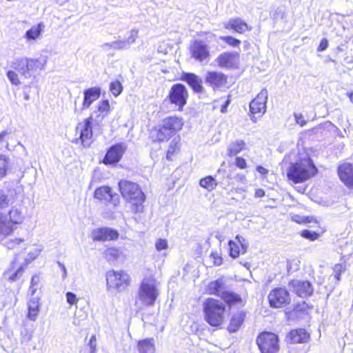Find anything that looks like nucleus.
<instances>
[{
	"instance_id": "obj_8",
	"label": "nucleus",
	"mask_w": 353,
	"mask_h": 353,
	"mask_svg": "<svg viewBox=\"0 0 353 353\" xmlns=\"http://www.w3.org/2000/svg\"><path fill=\"white\" fill-rule=\"evenodd\" d=\"M268 98V92L265 88H263L257 94V96L250 103V111L252 114L251 120L253 122L256 121V114L261 117L266 111V103Z\"/></svg>"
},
{
	"instance_id": "obj_60",
	"label": "nucleus",
	"mask_w": 353,
	"mask_h": 353,
	"mask_svg": "<svg viewBox=\"0 0 353 353\" xmlns=\"http://www.w3.org/2000/svg\"><path fill=\"white\" fill-rule=\"evenodd\" d=\"M256 170L259 173L263 176H265L268 173V170L262 165L256 166Z\"/></svg>"
},
{
	"instance_id": "obj_33",
	"label": "nucleus",
	"mask_w": 353,
	"mask_h": 353,
	"mask_svg": "<svg viewBox=\"0 0 353 353\" xmlns=\"http://www.w3.org/2000/svg\"><path fill=\"white\" fill-rule=\"evenodd\" d=\"M137 349L139 353H154V340L152 338L141 340L137 343Z\"/></svg>"
},
{
	"instance_id": "obj_10",
	"label": "nucleus",
	"mask_w": 353,
	"mask_h": 353,
	"mask_svg": "<svg viewBox=\"0 0 353 353\" xmlns=\"http://www.w3.org/2000/svg\"><path fill=\"white\" fill-rule=\"evenodd\" d=\"M288 288L290 291L303 299L310 297L314 293L312 284L307 280L292 279L289 281Z\"/></svg>"
},
{
	"instance_id": "obj_39",
	"label": "nucleus",
	"mask_w": 353,
	"mask_h": 353,
	"mask_svg": "<svg viewBox=\"0 0 353 353\" xmlns=\"http://www.w3.org/2000/svg\"><path fill=\"white\" fill-rule=\"evenodd\" d=\"M43 28V25L42 23H39L37 26H32L30 29L26 31L25 38L28 41L37 39L40 36Z\"/></svg>"
},
{
	"instance_id": "obj_29",
	"label": "nucleus",
	"mask_w": 353,
	"mask_h": 353,
	"mask_svg": "<svg viewBox=\"0 0 353 353\" xmlns=\"http://www.w3.org/2000/svg\"><path fill=\"white\" fill-rule=\"evenodd\" d=\"M225 285L221 279L209 283L207 287V290L209 294L221 297L223 292L225 291Z\"/></svg>"
},
{
	"instance_id": "obj_22",
	"label": "nucleus",
	"mask_w": 353,
	"mask_h": 353,
	"mask_svg": "<svg viewBox=\"0 0 353 353\" xmlns=\"http://www.w3.org/2000/svg\"><path fill=\"white\" fill-rule=\"evenodd\" d=\"M338 174L347 187H353V165L344 163L338 167Z\"/></svg>"
},
{
	"instance_id": "obj_24",
	"label": "nucleus",
	"mask_w": 353,
	"mask_h": 353,
	"mask_svg": "<svg viewBox=\"0 0 353 353\" xmlns=\"http://www.w3.org/2000/svg\"><path fill=\"white\" fill-rule=\"evenodd\" d=\"M46 61L44 60L41 62L40 60L37 59H32L27 57V62L26 63V74L25 79H29L32 77V74L37 71V69L42 70L44 68V65Z\"/></svg>"
},
{
	"instance_id": "obj_7",
	"label": "nucleus",
	"mask_w": 353,
	"mask_h": 353,
	"mask_svg": "<svg viewBox=\"0 0 353 353\" xmlns=\"http://www.w3.org/2000/svg\"><path fill=\"white\" fill-rule=\"evenodd\" d=\"M107 285L109 289L119 291L124 290L130 283V276L124 271H108L106 274Z\"/></svg>"
},
{
	"instance_id": "obj_26",
	"label": "nucleus",
	"mask_w": 353,
	"mask_h": 353,
	"mask_svg": "<svg viewBox=\"0 0 353 353\" xmlns=\"http://www.w3.org/2000/svg\"><path fill=\"white\" fill-rule=\"evenodd\" d=\"M14 230V225L9 221L6 213L0 212V238L11 234Z\"/></svg>"
},
{
	"instance_id": "obj_56",
	"label": "nucleus",
	"mask_w": 353,
	"mask_h": 353,
	"mask_svg": "<svg viewBox=\"0 0 353 353\" xmlns=\"http://www.w3.org/2000/svg\"><path fill=\"white\" fill-rule=\"evenodd\" d=\"M155 246L158 251H161L167 248L168 243L166 240L160 239L157 241Z\"/></svg>"
},
{
	"instance_id": "obj_40",
	"label": "nucleus",
	"mask_w": 353,
	"mask_h": 353,
	"mask_svg": "<svg viewBox=\"0 0 353 353\" xmlns=\"http://www.w3.org/2000/svg\"><path fill=\"white\" fill-rule=\"evenodd\" d=\"M200 185L208 191H212L217 186V182L212 176H205L200 180Z\"/></svg>"
},
{
	"instance_id": "obj_28",
	"label": "nucleus",
	"mask_w": 353,
	"mask_h": 353,
	"mask_svg": "<svg viewBox=\"0 0 353 353\" xmlns=\"http://www.w3.org/2000/svg\"><path fill=\"white\" fill-rule=\"evenodd\" d=\"M310 335L304 329H296L292 330L287 336L291 343H305L309 339Z\"/></svg>"
},
{
	"instance_id": "obj_53",
	"label": "nucleus",
	"mask_w": 353,
	"mask_h": 353,
	"mask_svg": "<svg viewBox=\"0 0 353 353\" xmlns=\"http://www.w3.org/2000/svg\"><path fill=\"white\" fill-rule=\"evenodd\" d=\"M210 257L214 260V265L219 266L223 263V259L217 252H212L210 254Z\"/></svg>"
},
{
	"instance_id": "obj_1",
	"label": "nucleus",
	"mask_w": 353,
	"mask_h": 353,
	"mask_svg": "<svg viewBox=\"0 0 353 353\" xmlns=\"http://www.w3.org/2000/svg\"><path fill=\"white\" fill-rule=\"evenodd\" d=\"M317 171L313 161L307 157L291 163L287 170V176L294 183H303L314 176Z\"/></svg>"
},
{
	"instance_id": "obj_12",
	"label": "nucleus",
	"mask_w": 353,
	"mask_h": 353,
	"mask_svg": "<svg viewBox=\"0 0 353 353\" xmlns=\"http://www.w3.org/2000/svg\"><path fill=\"white\" fill-rule=\"evenodd\" d=\"M208 45L202 40H194L190 45L191 57L196 61L202 63L208 61L210 57Z\"/></svg>"
},
{
	"instance_id": "obj_55",
	"label": "nucleus",
	"mask_w": 353,
	"mask_h": 353,
	"mask_svg": "<svg viewBox=\"0 0 353 353\" xmlns=\"http://www.w3.org/2000/svg\"><path fill=\"white\" fill-rule=\"evenodd\" d=\"M235 165L240 169H245L247 167V163L245 159L241 157H237L235 159Z\"/></svg>"
},
{
	"instance_id": "obj_57",
	"label": "nucleus",
	"mask_w": 353,
	"mask_h": 353,
	"mask_svg": "<svg viewBox=\"0 0 353 353\" xmlns=\"http://www.w3.org/2000/svg\"><path fill=\"white\" fill-rule=\"evenodd\" d=\"M294 117L296 123L299 124L301 126H304L307 123L302 114L294 113Z\"/></svg>"
},
{
	"instance_id": "obj_11",
	"label": "nucleus",
	"mask_w": 353,
	"mask_h": 353,
	"mask_svg": "<svg viewBox=\"0 0 353 353\" xmlns=\"http://www.w3.org/2000/svg\"><path fill=\"white\" fill-rule=\"evenodd\" d=\"M127 150L125 143H119L111 145L107 150L102 162L105 165H115L122 158Z\"/></svg>"
},
{
	"instance_id": "obj_49",
	"label": "nucleus",
	"mask_w": 353,
	"mask_h": 353,
	"mask_svg": "<svg viewBox=\"0 0 353 353\" xmlns=\"http://www.w3.org/2000/svg\"><path fill=\"white\" fill-rule=\"evenodd\" d=\"M178 141L174 138L170 143L168 150L167 151V159H169L170 156L174 154L178 148Z\"/></svg>"
},
{
	"instance_id": "obj_61",
	"label": "nucleus",
	"mask_w": 353,
	"mask_h": 353,
	"mask_svg": "<svg viewBox=\"0 0 353 353\" xmlns=\"http://www.w3.org/2000/svg\"><path fill=\"white\" fill-rule=\"evenodd\" d=\"M347 42H345L344 43H341L339 46H338L336 48V53H339L340 52H343L345 51L346 49H347Z\"/></svg>"
},
{
	"instance_id": "obj_4",
	"label": "nucleus",
	"mask_w": 353,
	"mask_h": 353,
	"mask_svg": "<svg viewBox=\"0 0 353 353\" xmlns=\"http://www.w3.org/2000/svg\"><path fill=\"white\" fill-rule=\"evenodd\" d=\"M188 98V91L186 87L181 83H177L171 87L165 101H168L177 110L182 111L187 104Z\"/></svg>"
},
{
	"instance_id": "obj_17",
	"label": "nucleus",
	"mask_w": 353,
	"mask_h": 353,
	"mask_svg": "<svg viewBox=\"0 0 353 353\" xmlns=\"http://www.w3.org/2000/svg\"><path fill=\"white\" fill-rule=\"evenodd\" d=\"M138 31L132 30L130 37L126 40H117L110 43H103L101 47L105 50L108 47L115 50H122L129 49L130 46L134 43L137 37Z\"/></svg>"
},
{
	"instance_id": "obj_35",
	"label": "nucleus",
	"mask_w": 353,
	"mask_h": 353,
	"mask_svg": "<svg viewBox=\"0 0 353 353\" xmlns=\"http://www.w3.org/2000/svg\"><path fill=\"white\" fill-rule=\"evenodd\" d=\"M104 254L108 262L115 263L121 256L122 251L118 248L112 247L105 250Z\"/></svg>"
},
{
	"instance_id": "obj_27",
	"label": "nucleus",
	"mask_w": 353,
	"mask_h": 353,
	"mask_svg": "<svg viewBox=\"0 0 353 353\" xmlns=\"http://www.w3.org/2000/svg\"><path fill=\"white\" fill-rule=\"evenodd\" d=\"M40 299L38 296L32 297L28 302L27 319L35 321L40 312Z\"/></svg>"
},
{
	"instance_id": "obj_52",
	"label": "nucleus",
	"mask_w": 353,
	"mask_h": 353,
	"mask_svg": "<svg viewBox=\"0 0 353 353\" xmlns=\"http://www.w3.org/2000/svg\"><path fill=\"white\" fill-rule=\"evenodd\" d=\"M90 348V353H95L97 351V339L94 335H92L90 339L88 344Z\"/></svg>"
},
{
	"instance_id": "obj_47",
	"label": "nucleus",
	"mask_w": 353,
	"mask_h": 353,
	"mask_svg": "<svg viewBox=\"0 0 353 353\" xmlns=\"http://www.w3.org/2000/svg\"><path fill=\"white\" fill-rule=\"evenodd\" d=\"M333 270L334 272V277L339 281L341 280V274L345 270V265L343 264H336Z\"/></svg>"
},
{
	"instance_id": "obj_32",
	"label": "nucleus",
	"mask_w": 353,
	"mask_h": 353,
	"mask_svg": "<svg viewBox=\"0 0 353 353\" xmlns=\"http://www.w3.org/2000/svg\"><path fill=\"white\" fill-rule=\"evenodd\" d=\"M221 298L229 306L237 304L244 305L240 295L234 292L225 290Z\"/></svg>"
},
{
	"instance_id": "obj_2",
	"label": "nucleus",
	"mask_w": 353,
	"mask_h": 353,
	"mask_svg": "<svg viewBox=\"0 0 353 353\" xmlns=\"http://www.w3.org/2000/svg\"><path fill=\"white\" fill-rule=\"evenodd\" d=\"M118 185L123 199L134 206L133 210L135 212H141L143 208L142 204L145 200V196L139 185L125 179L120 180Z\"/></svg>"
},
{
	"instance_id": "obj_51",
	"label": "nucleus",
	"mask_w": 353,
	"mask_h": 353,
	"mask_svg": "<svg viewBox=\"0 0 353 353\" xmlns=\"http://www.w3.org/2000/svg\"><path fill=\"white\" fill-rule=\"evenodd\" d=\"M66 300L68 303L72 305L77 303L78 299L77 298V295L72 292H68L66 293Z\"/></svg>"
},
{
	"instance_id": "obj_36",
	"label": "nucleus",
	"mask_w": 353,
	"mask_h": 353,
	"mask_svg": "<svg viewBox=\"0 0 353 353\" xmlns=\"http://www.w3.org/2000/svg\"><path fill=\"white\" fill-rule=\"evenodd\" d=\"M176 132L171 131L162 123L159 129L157 132L156 139L161 142L168 140L170 138L173 137Z\"/></svg>"
},
{
	"instance_id": "obj_48",
	"label": "nucleus",
	"mask_w": 353,
	"mask_h": 353,
	"mask_svg": "<svg viewBox=\"0 0 353 353\" xmlns=\"http://www.w3.org/2000/svg\"><path fill=\"white\" fill-rule=\"evenodd\" d=\"M23 241V239L20 238H15L13 239H10L5 242L4 245L8 248V249H13L17 245H19Z\"/></svg>"
},
{
	"instance_id": "obj_43",
	"label": "nucleus",
	"mask_w": 353,
	"mask_h": 353,
	"mask_svg": "<svg viewBox=\"0 0 353 353\" xmlns=\"http://www.w3.org/2000/svg\"><path fill=\"white\" fill-rule=\"evenodd\" d=\"M33 336V331L25 328L21 332V341L22 343L30 342Z\"/></svg>"
},
{
	"instance_id": "obj_5",
	"label": "nucleus",
	"mask_w": 353,
	"mask_h": 353,
	"mask_svg": "<svg viewBox=\"0 0 353 353\" xmlns=\"http://www.w3.org/2000/svg\"><path fill=\"white\" fill-rule=\"evenodd\" d=\"M158 295L154 279H143L139 289V298L142 303L146 306L154 305Z\"/></svg>"
},
{
	"instance_id": "obj_45",
	"label": "nucleus",
	"mask_w": 353,
	"mask_h": 353,
	"mask_svg": "<svg viewBox=\"0 0 353 353\" xmlns=\"http://www.w3.org/2000/svg\"><path fill=\"white\" fill-rule=\"evenodd\" d=\"M220 39L224 41L225 43H227L228 45L232 47H238L241 43L240 40L234 38L231 36L220 37Z\"/></svg>"
},
{
	"instance_id": "obj_59",
	"label": "nucleus",
	"mask_w": 353,
	"mask_h": 353,
	"mask_svg": "<svg viewBox=\"0 0 353 353\" xmlns=\"http://www.w3.org/2000/svg\"><path fill=\"white\" fill-rule=\"evenodd\" d=\"M230 102H231L230 99H228L226 101H225L223 105H221V112L222 113H225L227 112L228 107L230 104Z\"/></svg>"
},
{
	"instance_id": "obj_38",
	"label": "nucleus",
	"mask_w": 353,
	"mask_h": 353,
	"mask_svg": "<svg viewBox=\"0 0 353 353\" xmlns=\"http://www.w3.org/2000/svg\"><path fill=\"white\" fill-rule=\"evenodd\" d=\"M27 57L16 58L11 63V67L18 71L20 74L25 78L26 74V63Z\"/></svg>"
},
{
	"instance_id": "obj_18",
	"label": "nucleus",
	"mask_w": 353,
	"mask_h": 353,
	"mask_svg": "<svg viewBox=\"0 0 353 353\" xmlns=\"http://www.w3.org/2000/svg\"><path fill=\"white\" fill-rule=\"evenodd\" d=\"M239 54L235 52H225L220 54L215 62L221 68L232 69L234 68Z\"/></svg>"
},
{
	"instance_id": "obj_58",
	"label": "nucleus",
	"mask_w": 353,
	"mask_h": 353,
	"mask_svg": "<svg viewBox=\"0 0 353 353\" xmlns=\"http://www.w3.org/2000/svg\"><path fill=\"white\" fill-rule=\"evenodd\" d=\"M328 47V41L326 38L321 39L320 44L317 48L318 52H323Z\"/></svg>"
},
{
	"instance_id": "obj_13",
	"label": "nucleus",
	"mask_w": 353,
	"mask_h": 353,
	"mask_svg": "<svg viewBox=\"0 0 353 353\" xmlns=\"http://www.w3.org/2000/svg\"><path fill=\"white\" fill-rule=\"evenodd\" d=\"M92 116L91 115L82 123H79L77 126V130H80L79 139L81 141V145L84 148H88L92 143Z\"/></svg>"
},
{
	"instance_id": "obj_30",
	"label": "nucleus",
	"mask_w": 353,
	"mask_h": 353,
	"mask_svg": "<svg viewBox=\"0 0 353 353\" xmlns=\"http://www.w3.org/2000/svg\"><path fill=\"white\" fill-rule=\"evenodd\" d=\"M245 313L239 311L234 313L230 319L228 330L230 332H236L244 322Z\"/></svg>"
},
{
	"instance_id": "obj_14",
	"label": "nucleus",
	"mask_w": 353,
	"mask_h": 353,
	"mask_svg": "<svg viewBox=\"0 0 353 353\" xmlns=\"http://www.w3.org/2000/svg\"><path fill=\"white\" fill-rule=\"evenodd\" d=\"M180 79L192 89L193 92L199 95L205 94V89L203 86V80L199 76L192 72H183Z\"/></svg>"
},
{
	"instance_id": "obj_46",
	"label": "nucleus",
	"mask_w": 353,
	"mask_h": 353,
	"mask_svg": "<svg viewBox=\"0 0 353 353\" xmlns=\"http://www.w3.org/2000/svg\"><path fill=\"white\" fill-rule=\"evenodd\" d=\"M7 77L12 85H19L21 84L18 74L14 71L8 70L7 72Z\"/></svg>"
},
{
	"instance_id": "obj_37",
	"label": "nucleus",
	"mask_w": 353,
	"mask_h": 353,
	"mask_svg": "<svg viewBox=\"0 0 353 353\" xmlns=\"http://www.w3.org/2000/svg\"><path fill=\"white\" fill-rule=\"evenodd\" d=\"M245 143L243 140H236L228 147V154L230 157L236 156L245 148Z\"/></svg>"
},
{
	"instance_id": "obj_9",
	"label": "nucleus",
	"mask_w": 353,
	"mask_h": 353,
	"mask_svg": "<svg viewBox=\"0 0 353 353\" xmlns=\"http://www.w3.org/2000/svg\"><path fill=\"white\" fill-rule=\"evenodd\" d=\"M270 305L273 308L284 307L291 302L290 294L285 288H276L268 295Z\"/></svg>"
},
{
	"instance_id": "obj_23",
	"label": "nucleus",
	"mask_w": 353,
	"mask_h": 353,
	"mask_svg": "<svg viewBox=\"0 0 353 353\" xmlns=\"http://www.w3.org/2000/svg\"><path fill=\"white\" fill-rule=\"evenodd\" d=\"M101 92V89L99 87H92L84 90L81 110L88 109L92 103L100 97Z\"/></svg>"
},
{
	"instance_id": "obj_25",
	"label": "nucleus",
	"mask_w": 353,
	"mask_h": 353,
	"mask_svg": "<svg viewBox=\"0 0 353 353\" xmlns=\"http://www.w3.org/2000/svg\"><path fill=\"white\" fill-rule=\"evenodd\" d=\"M9 221L14 225L21 224L25 219L21 205H12L7 214Z\"/></svg>"
},
{
	"instance_id": "obj_6",
	"label": "nucleus",
	"mask_w": 353,
	"mask_h": 353,
	"mask_svg": "<svg viewBox=\"0 0 353 353\" xmlns=\"http://www.w3.org/2000/svg\"><path fill=\"white\" fill-rule=\"evenodd\" d=\"M279 341L274 333L263 332L259 334L256 343L261 353H276L279 350Z\"/></svg>"
},
{
	"instance_id": "obj_50",
	"label": "nucleus",
	"mask_w": 353,
	"mask_h": 353,
	"mask_svg": "<svg viewBox=\"0 0 353 353\" xmlns=\"http://www.w3.org/2000/svg\"><path fill=\"white\" fill-rule=\"evenodd\" d=\"M98 111L100 112H108L110 110V103L108 100H103L99 102L97 106Z\"/></svg>"
},
{
	"instance_id": "obj_63",
	"label": "nucleus",
	"mask_w": 353,
	"mask_h": 353,
	"mask_svg": "<svg viewBox=\"0 0 353 353\" xmlns=\"http://www.w3.org/2000/svg\"><path fill=\"white\" fill-rule=\"evenodd\" d=\"M236 177L242 183H245L246 181L245 176L243 174H237Z\"/></svg>"
},
{
	"instance_id": "obj_21",
	"label": "nucleus",
	"mask_w": 353,
	"mask_h": 353,
	"mask_svg": "<svg viewBox=\"0 0 353 353\" xmlns=\"http://www.w3.org/2000/svg\"><path fill=\"white\" fill-rule=\"evenodd\" d=\"M236 239L238 241V243L232 240H230L228 242L230 256L236 259L240 254H245L248 249V244L243 237L240 235L236 236Z\"/></svg>"
},
{
	"instance_id": "obj_31",
	"label": "nucleus",
	"mask_w": 353,
	"mask_h": 353,
	"mask_svg": "<svg viewBox=\"0 0 353 353\" xmlns=\"http://www.w3.org/2000/svg\"><path fill=\"white\" fill-rule=\"evenodd\" d=\"M162 123L172 132H178L181 130L183 122V119L178 117H168L165 118Z\"/></svg>"
},
{
	"instance_id": "obj_62",
	"label": "nucleus",
	"mask_w": 353,
	"mask_h": 353,
	"mask_svg": "<svg viewBox=\"0 0 353 353\" xmlns=\"http://www.w3.org/2000/svg\"><path fill=\"white\" fill-rule=\"evenodd\" d=\"M39 276H37V275H34L32 276V279H31V283H30V285H36L39 283Z\"/></svg>"
},
{
	"instance_id": "obj_19",
	"label": "nucleus",
	"mask_w": 353,
	"mask_h": 353,
	"mask_svg": "<svg viewBox=\"0 0 353 353\" xmlns=\"http://www.w3.org/2000/svg\"><path fill=\"white\" fill-rule=\"evenodd\" d=\"M19 194L13 188L5 187L0 189V209L7 208L17 199Z\"/></svg>"
},
{
	"instance_id": "obj_54",
	"label": "nucleus",
	"mask_w": 353,
	"mask_h": 353,
	"mask_svg": "<svg viewBox=\"0 0 353 353\" xmlns=\"http://www.w3.org/2000/svg\"><path fill=\"white\" fill-rule=\"evenodd\" d=\"M24 272L23 267L20 266L11 276L9 277V280L14 281L21 276Z\"/></svg>"
},
{
	"instance_id": "obj_64",
	"label": "nucleus",
	"mask_w": 353,
	"mask_h": 353,
	"mask_svg": "<svg viewBox=\"0 0 353 353\" xmlns=\"http://www.w3.org/2000/svg\"><path fill=\"white\" fill-rule=\"evenodd\" d=\"M8 134L7 131H3L0 133V143H1L4 139V137Z\"/></svg>"
},
{
	"instance_id": "obj_34",
	"label": "nucleus",
	"mask_w": 353,
	"mask_h": 353,
	"mask_svg": "<svg viewBox=\"0 0 353 353\" xmlns=\"http://www.w3.org/2000/svg\"><path fill=\"white\" fill-rule=\"evenodd\" d=\"M227 29H232L236 32L243 33L248 30V25L245 22L239 18L231 19L227 25L225 26Z\"/></svg>"
},
{
	"instance_id": "obj_15",
	"label": "nucleus",
	"mask_w": 353,
	"mask_h": 353,
	"mask_svg": "<svg viewBox=\"0 0 353 353\" xmlns=\"http://www.w3.org/2000/svg\"><path fill=\"white\" fill-rule=\"evenodd\" d=\"M94 196L95 199L103 201L105 203H110L113 205H117L120 202L119 194L113 192L112 188L109 186H101L97 188L94 191Z\"/></svg>"
},
{
	"instance_id": "obj_44",
	"label": "nucleus",
	"mask_w": 353,
	"mask_h": 353,
	"mask_svg": "<svg viewBox=\"0 0 353 353\" xmlns=\"http://www.w3.org/2000/svg\"><path fill=\"white\" fill-rule=\"evenodd\" d=\"M301 236L310 241H314L319 237V234L310 230H303L301 232Z\"/></svg>"
},
{
	"instance_id": "obj_41",
	"label": "nucleus",
	"mask_w": 353,
	"mask_h": 353,
	"mask_svg": "<svg viewBox=\"0 0 353 353\" xmlns=\"http://www.w3.org/2000/svg\"><path fill=\"white\" fill-rule=\"evenodd\" d=\"M9 168V158L6 155L0 154V180L4 178Z\"/></svg>"
},
{
	"instance_id": "obj_3",
	"label": "nucleus",
	"mask_w": 353,
	"mask_h": 353,
	"mask_svg": "<svg viewBox=\"0 0 353 353\" xmlns=\"http://www.w3.org/2000/svg\"><path fill=\"white\" fill-rule=\"evenodd\" d=\"M225 311V305L219 300L208 298L203 303L205 320L212 327H218L223 323Z\"/></svg>"
},
{
	"instance_id": "obj_20",
	"label": "nucleus",
	"mask_w": 353,
	"mask_h": 353,
	"mask_svg": "<svg viewBox=\"0 0 353 353\" xmlns=\"http://www.w3.org/2000/svg\"><path fill=\"white\" fill-rule=\"evenodd\" d=\"M205 82L213 89H217L227 83V76L221 72L208 71L205 74Z\"/></svg>"
},
{
	"instance_id": "obj_42",
	"label": "nucleus",
	"mask_w": 353,
	"mask_h": 353,
	"mask_svg": "<svg viewBox=\"0 0 353 353\" xmlns=\"http://www.w3.org/2000/svg\"><path fill=\"white\" fill-rule=\"evenodd\" d=\"M110 90L114 97L119 96L123 91L122 84L119 81L110 83Z\"/></svg>"
},
{
	"instance_id": "obj_16",
	"label": "nucleus",
	"mask_w": 353,
	"mask_h": 353,
	"mask_svg": "<svg viewBox=\"0 0 353 353\" xmlns=\"http://www.w3.org/2000/svg\"><path fill=\"white\" fill-rule=\"evenodd\" d=\"M119 232L114 228L103 227L92 231L91 238L95 241H114L119 238Z\"/></svg>"
}]
</instances>
